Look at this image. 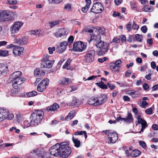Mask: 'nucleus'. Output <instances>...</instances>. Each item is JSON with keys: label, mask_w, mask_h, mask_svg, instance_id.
I'll return each instance as SVG.
<instances>
[{"label": "nucleus", "mask_w": 158, "mask_h": 158, "mask_svg": "<svg viewBox=\"0 0 158 158\" xmlns=\"http://www.w3.org/2000/svg\"><path fill=\"white\" fill-rule=\"evenodd\" d=\"M22 75V73L20 71H17L13 73L10 76L11 81H18L19 80H25L24 78H20Z\"/></svg>", "instance_id": "11"}, {"label": "nucleus", "mask_w": 158, "mask_h": 158, "mask_svg": "<svg viewBox=\"0 0 158 158\" xmlns=\"http://www.w3.org/2000/svg\"><path fill=\"white\" fill-rule=\"evenodd\" d=\"M147 42L148 44L150 45H152L153 44V39L152 38L148 39L147 40Z\"/></svg>", "instance_id": "61"}, {"label": "nucleus", "mask_w": 158, "mask_h": 158, "mask_svg": "<svg viewBox=\"0 0 158 158\" xmlns=\"http://www.w3.org/2000/svg\"><path fill=\"white\" fill-rule=\"evenodd\" d=\"M139 27L137 24L135 23V22H133L132 28L134 30H138L139 28Z\"/></svg>", "instance_id": "54"}, {"label": "nucleus", "mask_w": 158, "mask_h": 158, "mask_svg": "<svg viewBox=\"0 0 158 158\" xmlns=\"http://www.w3.org/2000/svg\"><path fill=\"white\" fill-rule=\"evenodd\" d=\"M59 24V21L58 20H56L53 22H50L49 23V26L51 28Z\"/></svg>", "instance_id": "39"}, {"label": "nucleus", "mask_w": 158, "mask_h": 158, "mask_svg": "<svg viewBox=\"0 0 158 158\" xmlns=\"http://www.w3.org/2000/svg\"><path fill=\"white\" fill-rule=\"evenodd\" d=\"M140 145L143 148H145L146 147L147 145L143 141H140L139 142Z\"/></svg>", "instance_id": "56"}, {"label": "nucleus", "mask_w": 158, "mask_h": 158, "mask_svg": "<svg viewBox=\"0 0 158 158\" xmlns=\"http://www.w3.org/2000/svg\"><path fill=\"white\" fill-rule=\"evenodd\" d=\"M72 139L75 147L79 148L80 147V141L77 139H75L73 135Z\"/></svg>", "instance_id": "30"}, {"label": "nucleus", "mask_w": 158, "mask_h": 158, "mask_svg": "<svg viewBox=\"0 0 158 158\" xmlns=\"http://www.w3.org/2000/svg\"><path fill=\"white\" fill-rule=\"evenodd\" d=\"M61 155L60 157L63 158L68 157L71 152V148L69 146L68 144L65 142L60 143Z\"/></svg>", "instance_id": "3"}, {"label": "nucleus", "mask_w": 158, "mask_h": 158, "mask_svg": "<svg viewBox=\"0 0 158 158\" xmlns=\"http://www.w3.org/2000/svg\"><path fill=\"white\" fill-rule=\"evenodd\" d=\"M73 112H70L67 116L65 118V119L66 120H71L73 117Z\"/></svg>", "instance_id": "37"}, {"label": "nucleus", "mask_w": 158, "mask_h": 158, "mask_svg": "<svg viewBox=\"0 0 158 158\" xmlns=\"http://www.w3.org/2000/svg\"><path fill=\"white\" fill-rule=\"evenodd\" d=\"M67 44V42L66 41H63V42L61 43L60 45L56 48V52L59 53L63 52L66 49Z\"/></svg>", "instance_id": "16"}, {"label": "nucleus", "mask_w": 158, "mask_h": 158, "mask_svg": "<svg viewBox=\"0 0 158 158\" xmlns=\"http://www.w3.org/2000/svg\"><path fill=\"white\" fill-rule=\"evenodd\" d=\"M135 39L136 41L138 42H142L143 37L142 35H141L139 34H136L135 35Z\"/></svg>", "instance_id": "36"}, {"label": "nucleus", "mask_w": 158, "mask_h": 158, "mask_svg": "<svg viewBox=\"0 0 158 158\" xmlns=\"http://www.w3.org/2000/svg\"><path fill=\"white\" fill-rule=\"evenodd\" d=\"M151 7V6H146L143 8V10L145 12L152 11V10H152Z\"/></svg>", "instance_id": "40"}, {"label": "nucleus", "mask_w": 158, "mask_h": 158, "mask_svg": "<svg viewBox=\"0 0 158 158\" xmlns=\"http://www.w3.org/2000/svg\"><path fill=\"white\" fill-rule=\"evenodd\" d=\"M8 51L1 50V56H6L8 55Z\"/></svg>", "instance_id": "44"}, {"label": "nucleus", "mask_w": 158, "mask_h": 158, "mask_svg": "<svg viewBox=\"0 0 158 158\" xmlns=\"http://www.w3.org/2000/svg\"><path fill=\"white\" fill-rule=\"evenodd\" d=\"M88 103L90 105H93L95 106H98L97 100L94 98H92L89 99L88 101Z\"/></svg>", "instance_id": "32"}, {"label": "nucleus", "mask_w": 158, "mask_h": 158, "mask_svg": "<svg viewBox=\"0 0 158 158\" xmlns=\"http://www.w3.org/2000/svg\"><path fill=\"white\" fill-rule=\"evenodd\" d=\"M37 149H35L29 154V155L25 158H38V156L37 154Z\"/></svg>", "instance_id": "27"}, {"label": "nucleus", "mask_w": 158, "mask_h": 158, "mask_svg": "<svg viewBox=\"0 0 158 158\" xmlns=\"http://www.w3.org/2000/svg\"><path fill=\"white\" fill-rule=\"evenodd\" d=\"M58 82L61 85H67L71 83V80L70 78L63 77L60 79Z\"/></svg>", "instance_id": "23"}, {"label": "nucleus", "mask_w": 158, "mask_h": 158, "mask_svg": "<svg viewBox=\"0 0 158 158\" xmlns=\"http://www.w3.org/2000/svg\"><path fill=\"white\" fill-rule=\"evenodd\" d=\"M49 56L48 54H45L43 57V59L42 60V62H44L45 61L49 60Z\"/></svg>", "instance_id": "53"}, {"label": "nucleus", "mask_w": 158, "mask_h": 158, "mask_svg": "<svg viewBox=\"0 0 158 158\" xmlns=\"http://www.w3.org/2000/svg\"><path fill=\"white\" fill-rule=\"evenodd\" d=\"M87 32L90 33L93 32V30L90 27L88 26L86 27L82 30V32Z\"/></svg>", "instance_id": "35"}, {"label": "nucleus", "mask_w": 158, "mask_h": 158, "mask_svg": "<svg viewBox=\"0 0 158 158\" xmlns=\"http://www.w3.org/2000/svg\"><path fill=\"white\" fill-rule=\"evenodd\" d=\"M52 66V63L50 60L45 61L44 62H42L41 64V67L42 68H50Z\"/></svg>", "instance_id": "25"}, {"label": "nucleus", "mask_w": 158, "mask_h": 158, "mask_svg": "<svg viewBox=\"0 0 158 158\" xmlns=\"http://www.w3.org/2000/svg\"><path fill=\"white\" fill-rule=\"evenodd\" d=\"M104 10V7L100 2H96L94 4L91 10V12L95 13H100Z\"/></svg>", "instance_id": "9"}, {"label": "nucleus", "mask_w": 158, "mask_h": 158, "mask_svg": "<svg viewBox=\"0 0 158 158\" xmlns=\"http://www.w3.org/2000/svg\"><path fill=\"white\" fill-rule=\"evenodd\" d=\"M71 8V6L70 4H67L65 5L64 8L65 10H70Z\"/></svg>", "instance_id": "51"}, {"label": "nucleus", "mask_w": 158, "mask_h": 158, "mask_svg": "<svg viewBox=\"0 0 158 158\" xmlns=\"http://www.w3.org/2000/svg\"><path fill=\"white\" fill-rule=\"evenodd\" d=\"M5 69H4V70L1 72V74L3 75H6L7 74L9 73V70L8 67L6 66Z\"/></svg>", "instance_id": "42"}, {"label": "nucleus", "mask_w": 158, "mask_h": 158, "mask_svg": "<svg viewBox=\"0 0 158 158\" xmlns=\"http://www.w3.org/2000/svg\"><path fill=\"white\" fill-rule=\"evenodd\" d=\"M98 30L99 33L102 34H104L105 32V29L104 28L99 27Z\"/></svg>", "instance_id": "47"}, {"label": "nucleus", "mask_w": 158, "mask_h": 158, "mask_svg": "<svg viewBox=\"0 0 158 158\" xmlns=\"http://www.w3.org/2000/svg\"><path fill=\"white\" fill-rule=\"evenodd\" d=\"M107 100V98L106 94H104L101 95L97 100L98 105L103 104Z\"/></svg>", "instance_id": "18"}, {"label": "nucleus", "mask_w": 158, "mask_h": 158, "mask_svg": "<svg viewBox=\"0 0 158 158\" xmlns=\"http://www.w3.org/2000/svg\"><path fill=\"white\" fill-rule=\"evenodd\" d=\"M14 117V115L13 114H7L6 116V118L9 120L12 119Z\"/></svg>", "instance_id": "49"}, {"label": "nucleus", "mask_w": 158, "mask_h": 158, "mask_svg": "<svg viewBox=\"0 0 158 158\" xmlns=\"http://www.w3.org/2000/svg\"><path fill=\"white\" fill-rule=\"evenodd\" d=\"M8 110L5 108H0V122L6 119L7 114L9 113Z\"/></svg>", "instance_id": "15"}, {"label": "nucleus", "mask_w": 158, "mask_h": 158, "mask_svg": "<svg viewBox=\"0 0 158 158\" xmlns=\"http://www.w3.org/2000/svg\"><path fill=\"white\" fill-rule=\"evenodd\" d=\"M152 108H150L147 109L145 111L146 114H152Z\"/></svg>", "instance_id": "52"}, {"label": "nucleus", "mask_w": 158, "mask_h": 158, "mask_svg": "<svg viewBox=\"0 0 158 158\" xmlns=\"http://www.w3.org/2000/svg\"><path fill=\"white\" fill-rule=\"evenodd\" d=\"M13 14L8 11H3L0 12V22L12 20L13 18L11 15Z\"/></svg>", "instance_id": "6"}, {"label": "nucleus", "mask_w": 158, "mask_h": 158, "mask_svg": "<svg viewBox=\"0 0 158 158\" xmlns=\"http://www.w3.org/2000/svg\"><path fill=\"white\" fill-rule=\"evenodd\" d=\"M73 40L74 38L72 35L70 36L68 39V42L70 44H71L73 42Z\"/></svg>", "instance_id": "59"}, {"label": "nucleus", "mask_w": 158, "mask_h": 158, "mask_svg": "<svg viewBox=\"0 0 158 158\" xmlns=\"http://www.w3.org/2000/svg\"><path fill=\"white\" fill-rule=\"evenodd\" d=\"M77 103V100L76 98L75 97H73L72 101L68 102L67 105L70 106H73L76 105Z\"/></svg>", "instance_id": "33"}, {"label": "nucleus", "mask_w": 158, "mask_h": 158, "mask_svg": "<svg viewBox=\"0 0 158 158\" xmlns=\"http://www.w3.org/2000/svg\"><path fill=\"white\" fill-rule=\"evenodd\" d=\"M23 50L24 48L23 47H16L14 48L13 52L15 55H19L23 53Z\"/></svg>", "instance_id": "21"}, {"label": "nucleus", "mask_w": 158, "mask_h": 158, "mask_svg": "<svg viewBox=\"0 0 158 158\" xmlns=\"http://www.w3.org/2000/svg\"><path fill=\"white\" fill-rule=\"evenodd\" d=\"M59 107V105L58 104L56 103H54L52 106L47 107L46 110L48 111H54L57 110Z\"/></svg>", "instance_id": "28"}, {"label": "nucleus", "mask_w": 158, "mask_h": 158, "mask_svg": "<svg viewBox=\"0 0 158 158\" xmlns=\"http://www.w3.org/2000/svg\"><path fill=\"white\" fill-rule=\"evenodd\" d=\"M132 27L131 22H129L126 25V29L128 31H130L131 30Z\"/></svg>", "instance_id": "48"}, {"label": "nucleus", "mask_w": 158, "mask_h": 158, "mask_svg": "<svg viewBox=\"0 0 158 158\" xmlns=\"http://www.w3.org/2000/svg\"><path fill=\"white\" fill-rule=\"evenodd\" d=\"M41 157L42 158H49L50 157V154L48 152H44L42 155Z\"/></svg>", "instance_id": "45"}, {"label": "nucleus", "mask_w": 158, "mask_h": 158, "mask_svg": "<svg viewBox=\"0 0 158 158\" xmlns=\"http://www.w3.org/2000/svg\"><path fill=\"white\" fill-rule=\"evenodd\" d=\"M135 117L137 118L138 123L140 124L142 126L141 131L139 132L140 133L141 132L143 131L144 129L148 127L147 123L146 121L141 118L140 116L138 115L137 117L136 116H135Z\"/></svg>", "instance_id": "14"}, {"label": "nucleus", "mask_w": 158, "mask_h": 158, "mask_svg": "<svg viewBox=\"0 0 158 158\" xmlns=\"http://www.w3.org/2000/svg\"><path fill=\"white\" fill-rule=\"evenodd\" d=\"M50 3L58 4L62 2L63 0H48Z\"/></svg>", "instance_id": "41"}, {"label": "nucleus", "mask_w": 158, "mask_h": 158, "mask_svg": "<svg viewBox=\"0 0 158 158\" xmlns=\"http://www.w3.org/2000/svg\"><path fill=\"white\" fill-rule=\"evenodd\" d=\"M126 118H123V121L127 123H133L134 121V118L131 113L128 112Z\"/></svg>", "instance_id": "20"}, {"label": "nucleus", "mask_w": 158, "mask_h": 158, "mask_svg": "<svg viewBox=\"0 0 158 158\" xmlns=\"http://www.w3.org/2000/svg\"><path fill=\"white\" fill-rule=\"evenodd\" d=\"M26 79H21L18 81H11L13 83L12 86L13 88L17 90L18 91H19L23 86V82L26 81Z\"/></svg>", "instance_id": "13"}, {"label": "nucleus", "mask_w": 158, "mask_h": 158, "mask_svg": "<svg viewBox=\"0 0 158 158\" xmlns=\"http://www.w3.org/2000/svg\"><path fill=\"white\" fill-rule=\"evenodd\" d=\"M130 4L131 8H135L136 4L135 2L134 1H131L130 2Z\"/></svg>", "instance_id": "60"}, {"label": "nucleus", "mask_w": 158, "mask_h": 158, "mask_svg": "<svg viewBox=\"0 0 158 158\" xmlns=\"http://www.w3.org/2000/svg\"><path fill=\"white\" fill-rule=\"evenodd\" d=\"M90 41L94 40L95 41V42L101 40L100 35L97 32L96 34H94L93 32L92 33V34L91 33L90 34Z\"/></svg>", "instance_id": "24"}, {"label": "nucleus", "mask_w": 158, "mask_h": 158, "mask_svg": "<svg viewBox=\"0 0 158 158\" xmlns=\"http://www.w3.org/2000/svg\"><path fill=\"white\" fill-rule=\"evenodd\" d=\"M14 42L19 45H23L27 43V40L26 37H23L21 39L16 38L14 40Z\"/></svg>", "instance_id": "22"}, {"label": "nucleus", "mask_w": 158, "mask_h": 158, "mask_svg": "<svg viewBox=\"0 0 158 158\" xmlns=\"http://www.w3.org/2000/svg\"><path fill=\"white\" fill-rule=\"evenodd\" d=\"M68 33V31L66 29H60L56 32L55 36L57 37H61L66 35Z\"/></svg>", "instance_id": "17"}, {"label": "nucleus", "mask_w": 158, "mask_h": 158, "mask_svg": "<svg viewBox=\"0 0 158 158\" xmlns=\"http://www.w3.org/2000/svg\"><path fill=\"white\" fill-rule=\"evenodd\" d=\"M86 4L85 6L83 7H82L81 10L84 13H86L88 10L91 3L90 0H85V1Z\"/></svg>", "instance_id": "29"}, {"label": "nucleus", "mask_w": 158, "mask_h": 158, "mask_svg": "<svg viewBox=\"0 0 158 158\" xmlns=\"http://www.w3.org/2000/svg\"><path fill=\"white\" fill-rule=\"evenodd\" d=\"M37 94L36 92L35 91H32L31 92L27 93V95L28 97H31L34 96Z\"/></svg>", "instance_id": "43"}, {"label": "nucleus", "mask_w": 158, "mask_h": 158, "mask_svg": "<svg viewBox=\"0 0 158 158\" xmlns=\"http://www.w3.org/2000/svg\"><path fill=\"white\" fill-rule=\"evenodd\" d=\"M107 58L106 57H104L102 58H98V61L100 63H103L107 60Z\"/></svg>", "instance_id": "57"}, {"label": "nucleus", "mask_w": 158, "mask_h": 158, "mask_svg": "<svg viewBox=\"0 0 158 158\" xmlns=\"http://www.w3.org/2000/svg\"><path fill=\"white\" fill-rule=\"evenodd\" d=\"M17 3L16 0H7L6 3L8 4L15 5Z\"/></svg>", "instance_id": "46"}, {"label": "nucleus", "mask_w": 158, "mask_h": 158, "mask_svg": "<svg viewBox=\"0 0 158 158\" xmlns=\"http://www.w3.org/2000/svg\"><path fill=\"white\" fill-rule=\"evenodd\" d=\"M50 154L55 156H59L61 155L60 143H57L51 147L49 149Z\"/></svg>", "instance_id": "8"}, {"label": "nucleus", "mask_w": 158, "mask_h": 158, "mask_svg": "<svg viewBox=\"0 0 158 158\" xmlns=\"http://www.w3.org/2000/svg\"><path fill=\"white\" fill-rule=\"evenodd\" d=\"M96 84L103 89H107V85L104 84V83L102 81L98 83H96Z\"/></svg>", "instance_id": "34"}, {"label": "nucleus", "mask_w": 158, "mask_h": 158, "mask_svg": "<svg viewBox=\"0 0 158 158\" xmlns=\"http://www.w3.org/2000/svg\"><path fill=\"white\" fill-rule=\"evenodd\" d=\"M5 65L4 64H0V73H1V72L4 70V69L5 68Z\"/></svg>", "instance_id": "58"}, {"label": "nucleus", "mask_w": 158, "mask_h": 158, "mask_svg": "<svg viewBox=\"0 0 158 158\" xmlns=\"http://www.w3.org/2000/svg\"><path fill=\"white\" fill-rule=\"evenodd\" d=\"M49 81V80L47 78L42 81L38 85L37 87L38 91L40 92H43L48 85Z\"/></svg>", "instance_id": "10"}, {"label": "nucleus", "mask_w": 158, "mask_h": 158, "mask_svg": "<svg viewBox=\"0 0 158 158\" xmlns=\"http://www.w3.org/2000/svg\"><path fill=\"white\" fill-rule=\"evenodd\" d=\"M45 73L44 71L40 68L36 69L34 71V76L36 77H42Z\"/></svg>", "instance_id": "19"}, {"label": "nucleus", "mask_w": 158, "mask_h": 158, "mask_svg": "<svg viewBox=\"0 0 158 158\" xmlns=\"http://www.w3.org/2000/svg\"><path fill=\"white\" fill-rule=\"evenodd\" d=\"M31 34L36 35H38L39 34V32L38 30L32 31H31Z\"/></svg>", "instance_id": "62"}, {"label": "nucleus", "mask_w": 158, "mask_h": 158, "mask_svg": "<svg viewBox=\"0 0 158 158\" xmlns=\"http://www.w3.org/2000/svg\"><path fill=\"white\" fill-rule=\"evenodd\" d=\"M141 152L137 149L133 150L131 152V156L133 157H136L139 156L141 154Z\"/></svg>", "instance_id": "31"}, {"label": "nucleus", "mask_w": 158, "mask_h": 158, "mask_svg": "<svg viewBox=\"0 0 158 158\" xmlns=\"http://www.w3.org/2000/svg\"><path fill=\"white\" fill-rule=\"evenodd\" d=\"M95 52L94 50H88L86 54L84 56L83 61L85 63H90L94 60Z\"/></svg>", "instance_id": "4"}, {"label": "nucleus", "mask_w": 158, "mask_h": 158, "mask_svg": "<svg viewBox=\"0 0 158 158\" xmlns=\"http://www.w3.org/2000/svg\"><path fill=\"white\" fill-rule=\"evenodd\" d=\"M44 112L43 111L37 110L35 112L31 114V117L32 120L31 121L30 123L26 126L27 127L30 126H36L43 118Z\"/></svg>", "instance_id": "1"}, {"label": "nucleus", "mask_w": 158, "mask_h": 158, "mask_svg": "<svg viewBox=\"0 0 158 158\" xmlns=\"http://www.w3.org/2000/svg\"><path fill=\"white\" fill-rule=\"evenodd\" d=\"M152 91H156L158 90V85L156 84L153 85L152 87Z\"/></svg>", "instance_id": "63"}, {"label": "nucleus", "mask_w": 158, "mask_h": 158, "mask_svg": "<svg viewBox=\"0 0 158 158\" xmlns=\"http://www.w3.org/2000/svg\"><path fill=\"white\" fill-rule=\"evenodd\" d=\"M48 50L49 51V53L52 54L53 53V52L55 50V48L54 47H53L52 48L49 47L48 48Z\"/></svg>", "instance_id": "55"}, {"label": "nucleus", "mask_w": 158, "mask_h": 158, "mask_svg": "<svg viewBox=\"0 0 158 158\" xmlns=\"http://www.w3.org/2000/svg\"><path fill=\"white\" fill-rule=\"evenodd\" d=\"M95 45L98 48L96 51L98 55L101 56L104 54L108 49L109 44L102 41L101 40L98 41L95 43Z\"/></svg>", "instance_id": "2"}, {"label": "nucleus", "mask_w": 158, "mask_h": 158, "mask_svg": "<svg viewBox=\"0 0 158 158\" xmlns=\"http://www.w3.org/2000/svg\"><path fill=\"white\" fill-rule=\"evenodd\" d=\"M102 132H105L107 135L109 139V143H114L118 139V135L115 132H112L110 130L103 131Z\"/></svg>", "instance_id": "5"}, {"label": "nucleus", "mask_w": 158, "mask_h": 158, "mask_svg": "<svg viewBox=\"0 0 158 158\" xmlns=\"http://www.w3.org/2000/svg\"><path fill=\"white\" fill-rule=\"evenodd\" d=\"M110 69L114 73L118 72L120 68L119 66L116 65L113 62L110 63Z\"/></svg>", "instance_id": "26"}, {"label": "nucleus", "mask_w": 158, "mask_h": 158, "mask_svg": "<svg viewBox=\"0 0 158 158\" xmlns=\"http://www.w3.org/2000/svg\"><path fill=\"white\" fill-rule=\"evenodd\" d=\"M73 50L74 51L81 52L85 50L87 45L86 43L84 44L81 41H77L75 42L73 44Z\"/></svg>", "instance_id": "7"}, {"label": "nucleus", "mask_w": 158, "mask_h": 158, "mask_svg": "<svg viewBox=\"0 0 158 158\" xmlns=\"http://www.w3.org/2000/svg\"><path fill=\"white\" fill-rule=\"evenodd\" d=\"M141 31L143 33H146L148 30V28L146 26H143L141 28Z\"/></svg>", "instance_id": "50"}, {"label": "nucleus", "mask_w": 158, "mask_h": 158, "mask_svg": "<svg viewBox=\"0 0 158 158\" xmlns=\"http://www.w3.org/2000/svg\"><path fill=\"white\" fill-rule=\"evenodd\" d=\"M71 60L70 59H68L67 61L63 65V69H65L66 68L67 69H69L68 68L70 65V62H71Z\"/></svg>", "instance_id": "38"}, {"label": "nucleus", "mask_w": 158, "mask_h": 158, "mask_svg": "<svg viewBox=\"0 0 158 158\" xmlns=\"http://www.w3.org/2000/svg\"><path fill=\"white\" fill-rule=\"evenodd\" d=\"M23 25V23L19 21L14 22L10 28L11 33L13 34L18 31Z\"/></svg>", "instance_id": "12"}, {"label": "nucleus", "mask_w": 158, "mask_h": 158, "mask_svg": "<svg viewBox=\"0 0 158 158\" xmlns=\"http://www.w3.org/2000/svg\"><path fill=\"white\" fill-rule=\"evenodd\" d=\"M143 88L145 90H147L149 88L148 85L146 83H144L143 85Z\"/></svg>", "instance_id": "64"}]
</instances>
